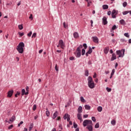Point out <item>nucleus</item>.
Instances as JSON below:
<instances>
[{
  "label": "nucleus",
  "instance_id": "obj_64",
  "mask_svg": "<svg viewBox=\"0 0 131 131\" xmlns=\"http://www.w3.org/2000/svg\"><path fill=\"white\" fill-rule=\"evenodd\" d=\"M109 71H106L105 72V74H109Z\"/></svg>",
  "mask_w": 131,
  "mask_h": 131
},
{
  "label": "nucleus",
  "instance_id": "obj_14",
  "mask_svg": "<svg viewBox=\"0 0 131 131\" xmlns=\"http://www.w3.org/2000/svg\"><path fill=\"white\" fill-rule=\"evenodd\" d=\"M74 38H78L79 37V35H78V33L74 32L73 34Z\"/></svg>",
  "mask_w": 131,
  "mask_h": 131
},
{
  "label": "nucleus",
  "instance_id": "obj_10",
  "mask_svg": "<svg viewBox=\"0 0 131 131\" xmlns=\"http://www.w3.org/2000/svg\"><path fill=\"white\" fill-rule=\"evenodd\" d=\"M102 20L103 25H106L108 24V21H107V17H103V18H102Z\"/></svg>",
  "mask_w": 131,
  "mask_h": 131
},
{
  "label": "nucleus",
  "instance_id": "obj_7",
  "mask_svg": "<svg viewBox=\"0 0 131 131\" xmlns=\"http://www.w3.org/2000/svg\"><path fill=\"white\" fill-rule=\"evenodd\" d=\"M86 128H88L89 131H93V123L88 125Z\"/></svg>",
  "mask_w": 131,
  "mask_h": 131
},
{
  "label": "nucleus",
  "instance_id": "obj_58",
  "mask_svg": "<svg viewBox=\"0 0 131 131\" xmlns=\"http://www.w3.org/2000/svg\"><path fill=\"white\" fill-rule=\"evenodd\" d=\"M61 119V117H58L56 119V120H60Z\"/></svg>",
  "mask_w": 131,
  "mask_h": 131
},
{
  "label": "nucleus",
  "instance_id": "obj_40",
  "mask_svg": "<svg viewBox=\"0 0 131 131\" xmlns=\"http://www.w3.org/2000/svg\"><path fill=\"white\" fill-rule=\"evenodd\" d=\"M33 110L34 111H35L36 110V104H34L33 107Z\"/></svg>",
  "mask_w": 131,
  "mask_h": 131
},
{
  "label": "nucleus",
  "instance_id": "obj_11",
  "mask_svg": "<svg viewBox=\"0 0 131 131\" xmlns=\"http://www.w3.org/2000/svg\"><path fill=\"white\" fill-rule=\"evenodd\" d=\"M116 10H113L112 12V18H116Z\"/></svg>",
  "mask_w": 131,
  "mask_h": 131
},
{
  "label": "nucleus",
  "instance_id": "obj_47",
  "mask_svg": "<svg viewBox=\"0 0 131 131\" xmlns=\"http://www.w3.org/2000/svg\"><path fill=\"white\" fill-rule=\"evenodd\" d=\"M83 47H84V49L86 50V48H88V46H86V43H84L83 45Z\"/></svg>",
  "mask_w": 131,
  "mask_h": 131
},
{
  "label": "nucleus",
  "instance_id": "obj_36",
  "mask_svg": "<svg viewBox=\"0 0 131 131\" xmlns=\"http://www.w3.org/2000/svg\"><path fill=\"white\" fill-rule=\"evenodd\" d=\"M85 75L86 76H89V70H86L85 72Z\"/></svg>",
  "mask_w": 131,
  "mask_h": 131
},
{
  "label": "nucleus",
  "instance_id": "obj_51",
  "mask_svg": "<svg viewBox=\"0 0 131 131\" xmlns=\"http://www.w3.org/2000/svg\"><path fill=\"white\" fill-rule=\"evenodd\" d=\"M55 70H56V71H59V68L57 66V64L55 66Z\"/></svg>",
  "mask_w": 131,
  "mask_h": 131
},
{
  "label": "nucleus",
  "instance_id": "obj_29",
  "mask_svg": "<svg viewBox=\"0 0 131 131\" xmlns=\"http://www.w3.org/2000/svg\"><path fill=\"white\" fill-rule=\"evenodd\" d=\"M92 52H93V51L92 50V48L90 47L89 48L88 52H87V53L90 54H92Z\"/></svg>",
  "mask_w": 131,
  "mask_h": 131
},
{
  "label": "nucleus",
  "instance_id": "obj_34",
  "mask_svg": "<svg viewBox=\"0 0 131 131\" xmlns=\"http://www.w3.org/2000/svg\"><path fill=\"white\" fill-rule=\"evenodd\" d=\"M80 100H81V101H82L83 103H84V102L85 101V100H84V98H83V97H81Z\"/></svg>",
  "mask_w": 131,
  "mask_h": 131
},
{
  "label": "nucleus",
  "instance_id": "obj_63",
  "mask_svg": "<svg viewBox=\"0 0 131 131\" xmlns=\"http://www.w3.org/2000/svg\"><path fill=\"white\" fill-rule=\"evenodd\" d=\"M38 118V116L36 115V116L34 117V119L36 120Z\"/></svg>",
  "mask_w": 131,
  "mask_h": 131
},
{
  "label": "nucleus",
  "instance_id": "obj_35",
  "mask_svg": "<svg viewBox=\"0 0 131 131\" xmlns=\"http://www.w3.org/2000/svg\"><path fill=\"white\" fill-rule=\"evenodd\" d=\"M106 90L107 92H108V93H110V92H111V91H112V89L108 87H107L106 88Z\"/></svg>",
  "mask_w": 131,
  "mask_h": 131
},
{
  "label": "nucleus",
  "instance_id": "obj_44",
  "mask_svg": "<svg viewBox=\"0 0 131 131\" xmlns=\"http://www.w3.org/2000/svg\"><path fill=\"white\" fill-rule=\"evenodd\" d=\"M14 125H10L9 127H8V129H12V128H13Z\"/></svg>",
  "mask_w": 131,
  "mask_h": 131
},
{
  "label": "nucleus",
  "instance_id": "obj_59",
  "mask_svg": "<svg viewBox=\"0 0 131 131\" xmlns=\"http://www.w3.org/2000/svg\"><path fill=\"white\" fill-rule=\"evenodd\" d=\"M89 65H92V61L91 60H89L88 62Z\"/></svg>",
  "mask_w": 131,
  "mask_h": 131
},
{
  "label": "nucleus",
  "instance_id": "obj_27",
  "mask_svg": "<svg viewBox=\"0 0 131 131\" xmlns=\"http://www.w3.org/2000/svg\"><path fill=\"white\" fill-rule=\"evenodd\" d=\"M68 117H69V115L68 114H66L64 116H63V119H67V118Z\"/></svg>",
  "mask_w": 131,
  "mask_h": 131
},
{
  "label": "nucleus",
  "instance_id": "obj_62",
  "mask_svg": "<svg viewBox=\"0 0 131 131\" xmlns=\"http://www.w3.org/2000/svg\"><path fill=\"white\" fill-rule=\"evenodd\" d=\"M42 49L39 51V54H41L42 53Z\"/></svg>",
  "mask_w": 131,
  "mask_h": 131
},
{
  "label": "nucleus",
  "instance_id": "obj_17",
  "mask_svg": "<svg viewBox=\"0 0 131 131\" xmlns=\"http://www.w3.org/2000/svg\"><path fill=\"white\" fill-rule=\"evenodd\" d=\"M109 52V47H106L104 49V52L105 54H108V52Z\"/></svg>",
  "mask_w": 131,
  "mask_h": 131
},
{
  "label": "nucleus",
  "instance_id": "obj_28",
  "mask_svg": "<svg viewBox=\"0 0 131 131\" xmlns=\"http://www.w3.org/2000/svg\"><path fill=\"white\" fill-rule=\"evenodd\" d=\"M124 36L126 37H127L128 38H129V34H128V33H125L124 34Z\"/></svg>",
  "mask_w": 131,
  "mask_h": 131
},
{
  "label": "nucleus",
  "instance_id": "obj_25",
  "mask_svg": "<svg viewBox=\"0 0 131 131\" xmlns=\"http://www.w3.org/2000/svg\"><path fill=\"white\" fill-rule=\"evenodd\" d=\"M111 124L113 125H115L116 124V121H115V120H112L111 121Z\"/></svg>",
  "mask_w": 131,
  "mask_h": 131
},
{
  "label": "nucleus",
  "instance_id": "obj_3",
  "mask_svg": "<svg viewBox=\"0 0 131 131\" xmlns=\"http://www.w3.org/2000/svg\"><path fill=\"white\" fill-rule=\"evenodd\" d=\"M82 45H80L76 50V52L75 53V55L77 58H80L81 56V49H82Z\"/></svg>",
  "mask_w": 131,
  "mask_h": 131
},
{
  "label": "nucleus",
  "instance_id": "obj_49",
  "mask_svg": "<svg viewBox=\"0 0 131 131\" xmlns=\"http://www.w3.org/2000/svg\"><path fill=\"white\" fill-rule=\"evenodd\" d=\"M74 128H76L77 127V124L75 123H74Z\"/></svg>",
  "mask_w": 131,
  "mask_h": 131
},
{
  "label": "nucleus",
  "instance_id": "obj_2",
  "mask_svg": "<svg viewBox=\"0 0 131 131\" xmlns=\"http://www.w3.org/2000/svg\"><path fill=\"white\" fill-rule=\"evenodd\" d=\"M88 86L90 89H94L95 88V82L93 80V78L91 76H89L88 78Z\"/></svg>",
  "mask_w": 131,
  "mask_h": 131
},
{
  "label": "nucleus",
  "instance_id": "obj_57",
  "mask_svg": "<svg viewBox=\"0 0 131 131\" xmlns=\"http://www.w3.org/2000/svg\"><path fill=\"white\" fill-rule=\"evenodd\" d=\"M70 60H74V57H71L70 58Z\"/></svg>",
  "mask_w": 131,
  "mask_h": 131
},
{
  "label": "nucleus",
  "instance_id": "obj_6",
  "mask_svg": "<svg viewBox=\"0 0 131 131\" xmlns=\"http://www.w3.org/2000/svg\"><path fill=\"white\" fill-rule=\"evenodd\" d=\"M93 123V122L92 120H85L83 122V126L85 127L86 125H90V124H92Z\"/></svg>",
  "mask_w": 131,
  "mask_h": 131
},
{
  "label": "nucleus",
  "instance_id": "obj_32",
  "mask_svg": "<svg viewBox=\"0 0 131 131\" xmlns=\"http://www.w3.org/2000/svg\"><path fill=\"white\" fill-rule=\"evenodd\" d=\"M81 53H82V56L84 55V54H85V50L84 49H82Z\"/></svg>",
  "mask_w": 131,
  "mask_h": 131
},
{
  "label": "nucleus",
  "instance_id": "obj_37",
  "mask_svg": "<svg viewBox=\"0 0 131 131\" xmlns=\"http://www.w3.org/2000/svg\"><path fill=\"white\" fill-rule=\"evenodd\" d=\"M128 13H129V11H124L123 12L122 14L123 15H127V14H128Z\"/></svg>",
  "mask_w": 131,
  "mask_h": 131
},
{
  "label": "nucleus",
  "instance_id": "obj_45",
  "mask_svg": "<svg viewBox=\"0 0 131 131\" xmlns=\"http://www.w3.org/2000/svg\"><path fill=\"white\" fill-rule=\"evenodd\" d=\"M32 34V31H30V32H29V33H28V34H27V35H28V36H29V37H30V36H31V35Z\"/></svg>",
  "mask_w": 131,
  "mask_h": 131
},
{
  "label": "nucleus",
  "instance_id": "obj_53",
  "mask_svg": "<svg viewBox=\"0 0 131 131\" xmlns=\"http://www.w3.org/2000/svg\"><path fill=\"white\" fill-rule=\"evenodd\" d=\"M29 19H31V20H33V17H32V14H30L29 16Z\"/></svg>",
  "mask_w": 131,
  "mask_h": 131
},
{
  "label": "nucleus",
  "instance_id": "obj_4",
  "mask_svg": "<svg viewBox=\"0 0 131 131\" xmlns=\"http://www.w3.org/2000/svg\"><path fill=\"white\" fill-rule=\"evenodd\" d=\"M125 52V50L122 49L121 50H117L116 51V54L118 55V58H121L124 56V53Z\"/></svg>",
  "mask_w": 131,
  "mask_h": 131
},
{
  "label": "nucleus",
  "instance_id": "obj_41",
  "mask_svg": "<svg viewBox=\"0 0 131 131\" xmlns=\"http://www.w3.org/2000/svg\"><path fill=\"white\" fill-rule=\"evenodd\" d=\"M87 2H88V7H90V4H92V1H87Z\"/></svg>",
  "mask_w": 131,
  "mask_h": 131
},
{
  "label": "nucleus",
  "instance_id": "obj_55",
  "mask_svg": "<svg viewBox=\"0 0 131 131\" xmlns=\"http://www.w3.org/2000/svg\"><path fill=\"white\" fill-rule=\"evenodd\" d=\"M107 15H108V16H110V15H111V11H109L107 12Z\"/></svg>",
  "mask_w": 131,
  "mask_h": 131
},
{
  "label": "nucleus",
  "instance_id": "obj_38",
  "mask_svg": "<svg viewBox=\"0 0 131 131\" xmlns=\"http://www.w3.org/2000/svg\"><path fill=\"white\" fill-rule=\"evenodd\" d=\"M115 73V69H113L112 70V73H111V74L112 75H114V73Z\"/></svg>",
  "mask_w": 131,
  "mask_h": 131
},
{
  "label": "nucleus",
  "instance_id": "obj_22",
  "mask_svg": "<svg viewBox=\"0 0 131 131\" xmlns=\"http://www.w3.org/2000/svg\"><path fill=\"white\" fill-rule=\"evenodd\" d=\"M97 110L98 112H102V111L103 110V108L102 107V106H98L97 107Z\"/></svg>",
  "mask_w": 131,
  "mask_h": 131
},
{
  "label": "nucleus",
  "instance_id": "obj_16",
  "mask_svg": "<svg viewBox=\"0 0 131 131\" xmlns=\"http://www.w3.org/2000/svg\"><path fill=\"white\" fill-rule=\"evenodd\" d=\"M32 128H33V123H31L29 127V131H31L32 130Z\"/></svg>",
  "mask_w": 131,
  "mask_h": 131
},
{
  "label": "nucleus",
  "instance_id": "obj_1",
  "mask_svg": "<svg viewBox=\"0 0 131 131\" xmlns=\"http://www.w3.org/2000/svg\"><path fill=\"white\" fill-rule=\"evenodd\" d=\"M25 46V45L24 43L22 42H20L17 46L16 50L18 51L19 54H23V53L24 52V49H23V48H24Z\"/></svg>",
  "mask_w": 131,
  "mask_h": 131
},
{
  "label": "nucleus",
  "instance_id": "obj_33",
  "mask_svg": "<svg viewBox=\"0 0 131 131\" xmlns=\"http://www.w3.org/2000/svg\"><path fill=\"white\" fill-rule=\"evenodd\" d=\"M127 6V3H126V2H125L123 3V7H124V8H125V7H126Z\"/></svg>",
  "mask_w": 131,
  "mask_h": 131
},
{
  "label": "nucleus",
  "instance_id": "obj_24",
  "mask_svg": "<svg viewBox=\"0 0 131 131\" xmlns=\"http://www.w3.org/2000/svg\"><path fill=\"white\" fill-rule=\"evenodd\" d=\"M102 8L103 10H107V9H108V6L107 5H103Z\"/></svg>",
  "mask_w": 131,
  "mask_h": 131
},
{
  "label": "nucleus",
  "instance_id": "obj_19",
  "mask_svg": "<svg viewBox=\"0 0 131 131\" xmlns=\"http://www.w3.org/2000/svg\"><path fill=\"white\" fill-rule=\"evenodd\" d=\"M84 107L86 110H91V106H90L89 105H85L84 106Z\"/></svg>",
  "mask_w": 131,
  "mask_h": 131
},
{
  "label": "nucleus",
  "instance_id": "obj_48",
  "mask_svg": "<svg viewBox=\"0 0 131 131\" xmlns=\"http://www.w3.org/2000/svg\"><path fill=\"white\" fill-rule=\"evenodd\" d=\"M92 120H93L94 122H96V118H95V117H92Z\"/></svg>",
  "mask_w": 131,
  "mask_h": 131
},
{
  "label": "nucleus",
  "instance_id": "obj_18",
  "mask_svg": "<svg viewBox=\"0 0 131 131\" xmlns=\"http://www.w3.org/2000/svg\"><path fill=\"white\" fill-rule=\"evenodd\" d=\"M78 112L80 114L82 112V107L81 106H79V107L78 108Z\"/></svg>",
  "mask_w": 131,
  "mask_h": 131
},
{
  "label": "nucleus",
  "instance_id": "obj_12",
  "mask_svg": "<svg viewBox=\"0 0 131 131\" xmlns=\"http://www.w3.org/2000/svg\"><path fill=\"white\" fill-rule=\"evenodd\" d=\"M114 60H116V54H115V53H113L112 54V56L111 59V61H114Z\"/></svg>",
  "mask_w": 131,
  "mask_h": 131
},
{
  "label": "nucleus",
  "instance_id": "obj_50",
  "mask_svg": "<svg viewBox=\"0 0 131 131\" xmlns=\"http://www.w3.org/2000/svg\"><path fill=\"white\" fill-rule=\"evenodd\" d=\"M68 26H66V23L65 22L63 23V27L64 28H67Z\"/></svg>",
  "mask_w": 131,
  "mask_h": 131
},
{
  "label": "nucleus",
  "instance_id": "obj_9",
  "mask_svg": "<svg viewBox=\"0 0 131 131\" xmlns=\"http://www.w3.org/2000/svg\"><path fill=\"white\" fill-rule=\"evenodd\" d=\"M92 39L96 43H98L99 42V38H98L97 36L93 37Z\"/></svg>",
  "mask_w": 131,
  "mask_h": 131
},
{
  "label": "nucleus",
  "instance_id": "obj_31",
  "mask_svg": "<svg viewBox=\"0 0 131 131\" xmlns=\"http://www.w3.org/2000/svg\"><path fill=\"white\" fill-rule=\"evenodd\" d=\"M18 28L19 29H20V30H22V29H23V25H18Z\"/></svg>",
  "mask_w": 131,
  "mask_h": 131
},
{
  "label": "nucleus",
  "instance_id": "obj_30",
  "mask_svg": "<svg viewBox=\"0 0 131 131\" xmlns=\"http://www.w3.org/2000/svg\"><path fill=\"white\" fill-rule=\"evenodd\" d=\"M95 128H99L100 127V125L99 124V123H97L95 126Z\"/></svg>",
  "mask_w": 131,
  "mask_h": 131
},
{
  "label": "nucleus",
  "instance_id": "obj_39",
  "mask_svg": "<svg viewBox=\"0 0 131 131\" xmlns=\"http://www.w3.org/2000/svg\"><path fill=\"white\" fill-rule=\"evenodd\" d=\"M46 115H47V116H48V117H49V116H50V111H46Z\"/></svg>",
  "mask_w": 131,
  "mask_h": 131
},
{
  "label": "nucleus",
  "instance_id": "obj_56",
  "mask_svg": "<svg viewBox=\"0 0 131 131\" xmlns=\"http://www.w3.org/2000/svg\"><path fill=\"white\" fill-rule=\"evenodd\" d=\"M70 116H69L68 118H67V121H70Z\"/></svg>",
  "mask_w": 131,
  "mask_h": 131
},
{
  "label": "nucleus",
  "instance_id": "obj_60",
  "mask_svg": "<svg viewBox=\"0 0 131 131\" xmlns=\"http://www.w3.org/2000/svg\"><path fill=\"white\" fill-rule=\"evenodd\" d=\"M88 116H88V115H83L84 118H88Z\"/></svg>",
  "mask_w": 131,
  "mask_h": 131
},
{
  "label": "nucleus",
  "instance_id": "obj_61",
  "mask_svg": "<svg viewBox=\"0 0 131 131\" xmlns=\"http://www.w3.org/2000/svg\"><path fill=\"white\" fill-rule=\"evenodd\" d=\"M110 53L111 54H113V50H112V49H111V50H110Z\"/></svg>",
  "mask_w": 131,
  "mask_h": 131
},
{
  "label": "nucleus",
  "instance_id": "obj_52",
  "mask_svg": "<svg viewBox=\"0 0 131 131\" xmlns=\"http://www.w3.org/2000/svg\"><path fill=\"white\" fill-rule=\"evenodd\" d=\"M24 122L23 121H21L18 124V126H20L21 124H23Z\"/></svg>",
  "mask_w": 131,
  "mask_h": 131
},
{
  "label": "nucleus",
  "instance_id": "obj_21",
  "mask_svg": "<svg viewBox=\"0 0 131 131\" xmlns=\"http://www.w3.org/2000/svg\"><path fill=\"white\" fill-rule=\"evenodd\" d=\"M26 96H27V95H28L29 92V87L27 86L26 88Z\"/></svg>",
  "mask_w": 131,
  "mask_h": 131
},
{
  "label": "nucleus",
  "instance_id": "obj_42",
  "mask_svg": "<svg viewBox=\"0 0 131 131\" xmlns=\"http://www.w3.org/2000/svg\"><path fill=\"white\" fill-rule=\"evenodd\" d=\"M116 28H117L116 27V25H114V26L112 27V30H115V29H116Z\"/></svg>",
  "mask_w": 131,
  "mask_h": 131
},
{
  "label": "nucleus",
  "instance_id": "obj_20",
  "mask_svg": "<svg viewBox=\"0 0 131 131\" xmlns=\"http://www.w3.org/2000/svg\"><path fill=\"white\" fill-rule=\"evenodd\" d=\"M120 23L121 25H125V21L123 19H121L120 20Z\"/></svg>",
  "mask_w": 131,
  "mask_h": 131
},
{
  "label": "nucleus",
  "instance_id": "obj_46",
  "mask_svg": "<svg viewBox=\"0 0 131 131\" xmlns=\"http://www.w3.org/2000/svg\"><path fill=\"white\" fill-rule=\"evenodd\" d=\"M36 37V33H34L32 36V38Z\"/></svg>",
  "mask_w": 131,
  "mask_h": 131
},
{
  "label": "nucleus",
  "instance_id": "obj_43",
  "mask_svg": "<svg viewBox=\"0 0 131 131\" xmlns=\"http://www.w3.org/2000/svg\"><path fill=\"white\" fill-rule=\"evenodd\" d=\"M18 34L20 35V37H21V36H23V35H24V33H21L19 32Z\"/></svg>",
  "mask_w": 131,
  "mask_h": 131
},
{
  "label": "nucleus",
  "instance_id": "obj_26",
  "mask_svg": "<svg viewBox=\"0 0 131 131\" xmlns=\"http://www.w3.org/2000/svg\"><path fill=\"white\" fill-rule=\"evenodd\" d=\"M15 119H16V118L15 117V116H13L11 117V118L10 119V122L14 121Z\"/></svg>",
  "mask_w": 131,
  "mask_h": 131
},
{
  "label": "nucleus",
  "instance_id": "obj_15",
  "mask_svg": "<svg viewBox=\"0 0 131 131\" xmlns=\"http://www.w3.org/2000/svg\"><path fill=\"white\" fill-rule=\"evenodd\" d=\"M58 111H56L52 116L53 119H55L57 116H58Z\"/></svg>",
  "mask_w": 131,
  "mask_h": 131
},
{
  "label": "nucleus",
  "instance_id": "obj_5",
  "mask_svg": "<svg viewBox=\"0 0 131 131\" xmlns=\"http://www.w3.org/2000/svg\"><path fill=\"white\" fill-rule=\"evenodd\" d=\"M57 48H59V47H60L61 49L64 50L65 48V43H64V41H63V40L62 39L59 40L58 42V45L57 46Z\"/></svg>",
  "mask_w": 131,
  "mask_h": 131
},
{
  "label": "nucleus",
  "instance_id": "obj_23",
  "mask_svg": "<svg viewBox=\"0 0 131 131\" xmlns=\"http://www.w3.org/2000/svg\"><path fill=\"white\" fill-rule=\"evenodd\" d=\"M21 95L22 96H24V95H26V92L25 91V89H23L21 90Z\"/></svg>",
  "mask_w": 131,
  "mask_h": 131
},
{
  "label": "nucleus",
  "instance_id": "obj_54",
  "mask_svg": "<svg viewBox=\"0 0 131 131\" xmlns=\"http://www.w3.org/2000/svg\"><path fill=\"white\" fill-rule=\"evenodd\" d=\"M97 77V73H94V75L93 76V78H96Z\"/></svg>",
  "mask_w": 131,
  "mask_h": 131
},
{
  "label": "nucleus",
  "instance_id": "obj_13",
  "mask_svg": "<svg viewBox=\"0 0 131 131\" xmlns=\"http://www.w3.org/2000/svg\"><path fill=\"white\" fill-rule=\"evenodd\" d=\"M77 116V118H78V119H79V120L82 121V118L81 117V114L78 113Z\"/></svg>",
  "mask_w": 131,
  "mask_h": 131
},
{
  "label": "nucleus",
  "instance_id": "obj_8",
  "mask_svg": "<svg viewBox=\"0 0 131 131\" xmlns=\"http://www.w3.org/2000/svg\"><path fill=\"white\" fill-rule=\"evenodd\" d=\"M14 93V91L13 90H10L8 93L7 97L11 98L12 96H13V94Z\"/></svg>",
  "mask_w": 131,
  "mask_h": 131
}]
</instances>
